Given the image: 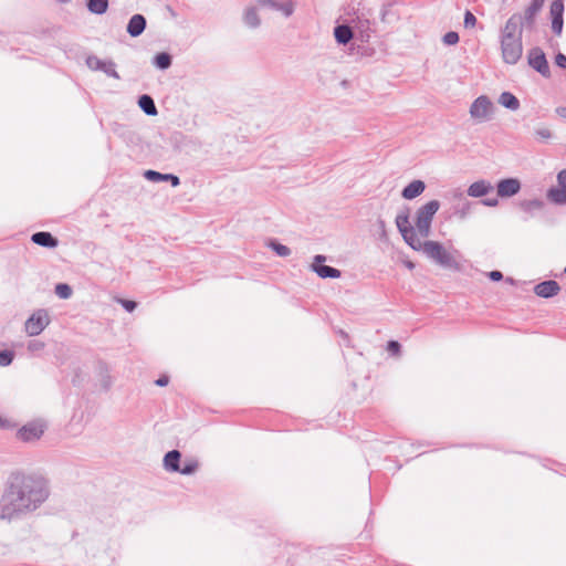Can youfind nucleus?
I'll return each mask as SVG.
<instances>
[{"label": "nucleus", "instance_id": "nucleus-28", "mask_svg": "<svg viewBox=\"0 0 566 566\" xmlns=\"http://www.w3.org/2000/svg\"><path fill=\"white\" fill-rule=\"evenodd\" d=\"M534 136L539 142H548L553 137V133L548 127L541 126L534 130Z\"/></svg>", "mask_w": 566, "mask_h": 566}, {"label": "nucleus", "instance_id": "nucleus-37", "mask_svg": "<svg viewBox=\"0 0 566 566\" xmlns=\"http://www.w3.org/2000/svg\"><path fill=\"white\" fill-rule=\"evenodd\" d=\"M119 302L123 305V307L128 312H133L136 308V303L134 301L120 300Z\"/></svg>", "mask_w": 566, "mask_h": 566}, {"label": "nucleus", "instance_id": "nucleus-3", "mask_svg": "<svg viewBox=\"0 0 566 566\" xmlns=\"http://www.w3.org/2000/svg\"><path fill=\"white\" fill-rule=\"evenodd\" d=\"M415 251L423 252L430 260H432L436 264L453 270L460 271L461 265L455 258L457 251H449L444 248V245L439 241L428 240L420 241L419 245H416Z\"/></svg>", "mask_w": 566, "mask_h": 566}, {"label": "nucleus", "instance_id": "nucleus-16", "mask_svg": "<svg viewBox=\"0 0 566 566\" xmlns=\"http://www.w3.org/2000/svg\"><path fill=\"white\" fill-rule=\"evenodd\" d=\"M492 191V184L483 179L472 182L467 190L468 196L472 198H481L489 195Z\"/></svg>", "mask_w": 566, "mask_h": 566}, {"label": "nucleus", "instance_id": "nucleus-26", "mask_svg": "<svg viewBox=\"0 0 566 566\" xmlns=\"http://www.w3.org/2000/svg\"><path fill=\"white\" fill-rule=\"evenodd\" d=\"M138 104H139L140 108L147 115H156L157 114L155 103L150 96H148V95L140 96Z\"/></svg>", "mask_w": 566, "mask_h": 566}, {"label": "nucleus", "instance_id": "nucleus-33", "mask_svg": "<svg viewBox=\"0 0 566 566\" xmlns=\"http://www.w3.org/2000/svg\"><path fill=\"white\" fill-rule=\"evenodd\" d=\"M13 359V353L9 350L0 352V366H8Z\"/></svg>", "mask_w": 566, "mask_h": 566}, {"label": "nucleus", "instance_id": "nucleus-23", "mask_svg": "<svg viewBox=\"0 0 566 566\" xmlns=\"http://www.w3.org/2000/svg\"><path fill=\"white\" fill-rule=\"evenodd\" d=\"M499 103L512 111H516L520 107L518 99L510 92H503L499 97Z\"/></svg>", "mask_w": 566, "mask_h": 566}, {"label": "nucleus", "instance_id": "nucleus-6", "mask_svg": "<svg viewBox=\"0 0 566 566\" xmlns=\"http://www.w3.org/2000/svg\"><path fill=\"white\" fill-rule=\"evenodd\" d=\"M396 226L403 240L411 249H415L416 245H419L421 238L417 234L416 228L411 227L409 214L407 212L399 213L396 217Z\"/></svg>", "mask_w": 566, "mask_h": 566}, {"label": "nucleus", "instance_id": "nucleus-13", "mask_svg": "<svg viewBox=\"0 0 566 566\" xmlns=\"http://www.w3.org/2000/svg\"><path fill=\"white\" fill-rule=\"evenodd\" d=\"M86 65L92 71H102L109 76L118 78V74L113 62L103 61L99 57L92 55L86 59Z\"/></svg>", "mask_w": 566, "mask_h": 566}, {"label": "nucleus", "instance_id": "nucleus-4", "mask_svg": "<svg viewBox=\"0 0 566 566\" xmlns=\"http://www.w3.org/2000/svg\"><path fill=\"white\" fill-rule=\"evenodd\" d=\"M440 208L438 200H430L426 205L421 206L415 218V226L417 234L421 237H428L431 230V223L434 214Z\"/></svg>", "mask_w": 566, "mask_h": 566}, {"label": "nucleus", "instance_id": "nucleus-11", "mask_svg": "<svg viewBox=\"0 0 566 566\" xmlns=\"http://www.w3.org/2000/svg\"><path fill=\"white\" fill-rule=\"evenodd\" d=\"M528 64L543 76H549V66L541 49H532L528 53Z\"/></svg>", "mask_w": 566, "mask_h": 566}, {"label": "nucleus", "instance_id": "nucleus-12", "mask_svg": "<svg viewBox=\"0 0 566 566\" xmlns=\"http://www.w3.org/2000/svg\"><path fill=\"white\" fill-rule=\"evenodd\" d=\"M521 187V181L517 178H505L497 182L496 192L501 198H510L518 193Z\"/></svg>", "mask_w": 566, "mask_h": 566}, {"label": "nucleus", "instance_id": "nucleus-34", "mask_svg": "<svg viewBox=\"0 0 566 566\" xmlns=\"http://www.w3.org/2000/svg\"><path fill=\"white\" fill-rule=\"evenodd\" d=\"M443 42L447 44V45H454L459 42V35L457 32H448L444 34L443 36Z\"/></svg>", "mask_w": 566, "mask_h": 566}, {"label": "nucleus", "instance_id": "nucleus-18", "mask_svg": "<svg viewBox=\"0 0 566 566\" xmlns=\"http://www.w3.org/2000/svg\"><path fill=\"white\" fill-rule=\"evenodd\" d=\"M424 189L426 185L422 180H413L403 188L401 196L407 200H411L420 196Z\"/></svg>", "mask_w": 566, "mask_h": 566}, {"label": "nucleus", "instance_id": "nucleus-15", "mask_svg": "<svg viewBox=\"0 0 566 566\" xmlns=\"http://www.w3.org/2000/svg\"><path fill=\"white\" fill-rule=\"evenodd\" d=\"M263 3L273 10L281 12L285 18L291 17L295 10L293 0H264Z\"/></svg>", "mask_w": 566, "mask_h": 566}, {"label": "nucleus", "instance_id": "nucleus-36", "mask_svg": "<svg viewBox=\"0 0 566 566\" xmlns=\"http://www.w3.org/2000/svg\"><path fill=\"white\" fill-rule=\"evenodd\" d=\"M388 352L392 353L394 355H399L400 353V344L396 340H390L387 345Z\"/></svg>", "mask_w": 566, "mask_h": 566}, {"label": "nucleus", "instance_id": "nucleus-14", "mask_svg": "<svg viewBox=\"0 0 566 566\" xmlns=\"http://www.w3.org/2000/svg\"><path fill=\"white\" fill-rule=\"evenodd\" d=\"M549 13L552 17V30L559 35L563 30L564 3L560 0H554L551 4Z\"/></svg>", "mask_w": 566, "mask_h": 566}, {"label": "nucleus", "instance_id": "nucleus-31", "mask_svg": "<svg viewBox=\"0 0 566 566\" xmlns=\"http://www.w3.org/2000/svg\"><path fill=\"white\" fill-rule=\"evenodd\" d=\"M270 247L275 251V253L280 256H287L290 255L291 253V250L290 248H287L286 245H283L281 243H277V242H271L270 243Z\"/></svg>", "mask_w": 566, "mask_h": 566}, {"label": "nucleus", "instance_id": "nucleus-45", "mask_svg": "<svg viewBox=\"0 0 566 566\" xmlns=\"http://www.w3.org/2000/svg\"><path fill=\"white\" fill-rule=\"evenodd\" d=\"M406 266L410 270L415 268V264L411 261L406 262Z\"/></svg>", "mask_w": 566, "mask_h": 566}, {"label": "nucleus", "instance_id": "nucleus-29", "mask_svg": "<svg viewBox=\"0 0 566 566\" xmlns=\"http://www.w3.org/2000/svg\"><path fill=\"white\" fill-rule=\"evenodd\" d=\"M155 64L159 67V69H167L170 66L171 64V59L170 56L167 54V53H159L156 55L155 57Z\"/></svg>", "mask_w": 566, "mask_h": 566}, {"label": "nucleus", "instance_id": "nucleus-22", "mask_svg": "<svg viewBox=\"0 0 566 566\" xmlns=\"http://www.w3.org/2000/svg\"><path fill=\"white\" fill-rule=\"evenodd\" d=\"M334 35L339 44H347L353 38V31L348 25H338L334 30Z\"/></svg>", "mask_w": 566, "mask_h": 566}, {"label": "nucleus", "instance_id": "nucleus-38", "mask_svg": "<svg viewBox=\"0 0 566 566\" xmlns=\"http://www.w3.org/2000/svg\"><path fill=\"white\" fill-rule=\"evenodd\" d=\"M555 63L559 67L566 69V55H564L563 53H558L555 57Z\"/></svg>", "mask_w": 566, "mask_h": 566}, {"label": "nucleus", "instance_id": "nucleus-9", "mask_svg": "<svg viewBox=\"0 0 566 566\" xmlns=\"http://www.w3.org/2000/svg\"><path fill=\"white\" fill-rule=\"evenodd\" d=\"M50 318L45 311H36L25 322V332L30 336L39 335L49 324Z\"/></svg>", "mask_w": 566, "mask_h": 566}, {"label": "nucleus", "instance_id": "nucleus-40", "mask_svg": "<svg viewBox=\"0 0 566 566\" xmlns=\"http://www.w3.org/2000/svg\"><path fill=\"white\" fill-rule=\"evenodd\" d=\"M482 202L486 207H496L499 205V200L497 199H485Z\"/></svg>", "mask_w": 566, "mask_h": 566}, {"label": "nucleus", "instance_id": "nucleus-30", "mask_svg": "<svg viewBox=\"0 0 566 566\" xmlns=\"http://www.w3.org/2000/svg\"><path fill=\"white\" fill-rule=\"evenodd\" d=\"M55 293L61 298H69L72 295V289L64 283H60L55 286Z\"/></svg>", "mask_w": 566, "mask_h": 566}, {"label": "nucleus", "instance_id": "nucleus-5", "mask_svg": "<svg viewBox=\"0 0 566 566\" xmlns=\"http://www.w3.org/2000/svg\"><path fill=\"white\" fill-rule=\"evenodd\" d=\"M493 112L494 105L485 95H481L475 98L469 111L471 118L478 123H483L491 119Z\"/></svg>", "mask_w": 566, "mask_h": 566}, {"label": "nucleus", "instance_id": "nucleus-24", "mask_svg": "<svg viewBox=\"0 0 566 566\" xmlns=\"http://www.w3.org/2000/svg\"><path fill=\"white\" fill-rule=\"evenodd\" d=\"M145 176L149 179V180H153V181H158V180H170L171 181V185L174 187L178 186L179 185V178L177 176H174V175H161L160 172H157V171H154V170H147Z\"/></svg>", "mask_w": 566, "mask_h": 566}, {"label": "nucleus", "instance_id": "nucleus-44", "mask_svg": "<svg viewBox=\"0 0 566 566\" xmlns=\"http://www.w3.org/2000/svg\"><path fill=\"white\" fill-rule=\"evenodd\" d=\"M7 426H8V421L0 417V427H7Z\"/></svg>", "mask_w": 566, "mask_h": 566}, {"label": "nucleus", "instance_id": "nucleus-25", "mask_svg": "<svg viewBox=\"0 0 566 566\" xmlns=\"http://www.w3.org/2000/svg\"><path fill=\"white\" fill-rule=\"evenodd\" d=\"M544 4V0H533L532 3L526 8L523 20L525 19L528 23H532L536 13L541 10Z\"/></svg>", "mask_w": 566, "mask_h": 566}, {"label": "nucleus", "instance_id": "nucleus-32", "mask_svg": "<svg viewBox=\"0 0 566 566\" xmlns=\"http://www.w3.org/2000/svg\"><path fill=\"white\" fill-rule=\"evenodd\" d=\"M198 468V462L195 460H190L185 462L184 467L179 468V473L181 474H191L193 473Z\"/></svg>", "mask_w": 566, "mask_h": 566}, {"label": "nucleus", "instance_id": "nucleus-43", "mask_svg": "<svg viewBox=\"0 0 566 566\" xmlns=\"http://www.w3.org/2000/svg\"><path fill=\"white\" fill-rule=\"evenodd\" d=\"M528 206L533 207V208H541L542 207V202L538 201V200H534V201L528 202Z\"/></svg>", "mask_w": 566, "mask_h": 566}, {"label": "nucleus", "instance_id": "nucleus-27", "mask_svg": "<svg viewBox=\"0 0 566 566\" xmlns=\"http://www.w3.org/2000/svg\"><path fill=\"white\" fill-rule=\"evenodd\" d=\"M109 0H88L87 8L92 13L102 14L106 12Z\"/></svg>", "mask_w": 566, "mask_h": 566}, {"label": "nucleus", "instance_id": "nucleus-19", "mask_svg": "<svg viewBox=\"0 0 566 566\" xmlns=\"http://www.w3.org/2000/svg\"><path fill=\"white\" fill-rule=\"evenodd\" d=\"M146 27V20L142 14H135L130 18L128 25H127V32L132 36H138L143 33Z\"/></svg>", "mask_w": 566, "mask_h": 566}, {"label": "nucleus", "instance_id": "nucleus-41", "mask_svg": "<svg viewBox=\"0 0 566 566\" xmlns=\"http://www.w3.org/2000/svg\"><path fill=\"white\" fill-rule=\"evenodd\" d=\"M168 377L167 376H163L160 377L159 379L156 380V385L158 386H166L168 384Z\"/></svg>", "mask_w": 566, "mask_h": 566}, {"label": "nucleus", "instance_id": "nucleus-17", "mask_svg": "<svg viewBox=\"0 0 566 566\" xmlns=\"http://www.w3.org/2000/svg\"><path fill=\"white\" fill-rule=\"evenodd\" d=\"M560 287L556 281L549 280L538 283L534 287V292L539 297H552L559 292Z\"/></svg>", "mask_w": 566, "mask_h": 566}, {"label": "nucleus", "instance_id": "nucleus-2", "mask_svg": "<svg viewBox=\"0 0 566 566\" xmlns=\"http://www.w3.org/2000/svg\"><path fill=\"white\" fill-rule=\"evenodd\" d=\"M523 18L513 14L501 30L500 43L502 60L506 64H516L523 54L522 44Z\"/></svg>", "mask_w": 566, "mask_h": 566}, {"label": "nucleus", "instance_id": "nucleus-35", "mask_svg": "<svg viewBox=\"0 0 566 566\" xmlns=\"http://www.w3.org/2000/svg\"><path fill=\"white\" fill-rule=\"evenodd\" d=\"M476 24V18L470 11H467L464 14V25L465 28H474Z\"/></svg>", "mask_w": 566, "mask_h": 566}, {"label": "nucleus", "instance_id": "nucleus-42", "mask_svg": "<svg viewBox=\"0 0 566 566\" xmlns=\"http://www.w3.org/2000/svg\"><path fill=\"white\" fill-rule=\"evenodd\" d=\"M556 113L559 117L566 119V107L556 108Z\"/></svg>", "mask_w": 566, "mask_h": 566}, {"label": "nucleus", "instance_id": "nucleus-8", "mask_svg": "<svg viewBox=\"0 0 566 566\" xmlns=\"http://www.w3.org/2000/svg\"><path fill=\"white\" fill-rule=\"evenodd\" d=\"M45 426L41 421H32L24 424L17 432V438L22 442L39 440L44 433Z\"/></svg>", "mask_w": 566, "mask_h": 566}, {"label": "nucleus", "instance_id": "nucleus-10", "mask_svg": "<svg viewBox=\"0 0 566 566\" xmlns=\"http://www.w3.org/2000/svg\"><path fill=\"white\" fill-rule=\"evenodd\" d=\"M325 261V255H315L311 264V270L314 271L322 279H338L340 276V271L335 268L324 265L323 262Z\"/></svg>", "mask_w": 566, "mask_h": 566}, {"label": "nucleus", "instance_id": "nucleus-7", "mask_svg": "<svg viewBox=\"0 0 566 566\" xmlns=\"http://www.w3.org/2000/svg\"><path fill=\"white\" fill-rule=\"evenodd\" d=\"M546 197L555 205H566V169H563L557 174V187L548 189Z\"/></svg>", "mask_w": 566, "mask_h": 566}, {"label": "nucleus", "instance_id": "nucleus-21", "mask_svg": "<svg viewBox=\"0 0 566 566\" xmlns=\"http://www.w3.org/2000/svg\"><path fill=\"white\" fill-rule=\"evenodd\" d=\"M32 241L35 244L46 247V248H54L57 245V240L52 237L49 232H36L32 235Z\"/></svg>", "mask_w": 566, "mask_h": 566}, {"label": "nucleus", "instance_id": "nucleus-1", "mask_svg": "<svg viewBox=\"0 0 566 566\" xmlns=\"http://www.w3.org/2000/svg\"><path fill=\"white\" fill-rule=\"evenodd\" d=\"M40 481L25 476H15L9 492L2 497L1 514L10 517L14 512L30 509L43 500Z\"/></svg>", "mask_w": 566, "mask_h": 566}, {"label": "nucleus", "instance_id": "nucleus-20", "mask_svg": "<svg viewBox=\"0 0 566 566\" xmlns=\"http://www.w3.org/2000/svg\"><path fill=\"white\" fill-rule=\"evenodd\" d=\"M180 452L177 450L169 451L164 458V467L166 470L171 472L179 471V462H180Z\"/></svg>", "mask_w": 566, "mask_h": 566}, {"label": "nucleus", "instance_id": "nucleus-39", "mask_svg": "<svg viewBox=\"0 0 566 566\" xmlns=\"http://www.w3.org/2000/svg\"><path fill=\"white\" fill-rule=\"evenodd\" d=\"M489 277L492 281H501L503 279V274L500 271H491L489 273Z\"/></svg>", "mask_w": 566, "mask_h": 566}]
</instances>
